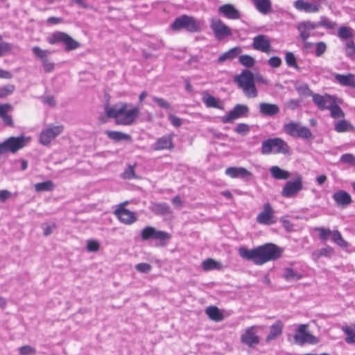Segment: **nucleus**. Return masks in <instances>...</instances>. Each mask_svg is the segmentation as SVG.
<instances>
[{
  "label": "nucleus",
  "mask_w": 355,
  "mask_h": 355,
  "mask_svg": "<svg viewBox=\"0 0 355 355\" xmlns=\"http://www.w3.org/2000/svg\"><path fill=\"white\" fill-rule=\"evenodd\" d=\"M283 250L274 243H266L257 248L249 250L241 247L238 253L246 261H252L255 265L261 266L271 261H275L281 257Z\"/></svg>",
  "instance_id": "f257e3e1"
},
{
  "label": "nucleus",
  "mask_w": 355,
  "mask_h": 355,
  "mask_svg": "<svg viewBox=\"0 0 355 355\" xmlns=\"http://www.w3.org/2000/svg\"><path fill=\"white\" fill-rule=\"evenodd\" d=\"M128 104L119 102L112 107L108 104L105 106V112L107 118L115 119L116 124L129 125L133 123L139 113V108L135 107L127 110Z\"/></svg>",
  "instance_id": "f03ea898"
},
{
  "label": "nucleus",
  "mask_w": 355,
  "mask_h": 355,
  "mask_svg": "<svg viewBox=\"0 0 355 355\" xmlns=\"http://www.w3.org/2000/svg\"><path fill=\"white\" fill-rule=\"evenodd\" d=\"M234 82L237 83L238 87L242 89L246 97L250 98L257 96L258 92L255 86L254 77L251 71L243 70L241 74L234 77Z\"/></svg>",
  "instance_id": "7ed1b4c3"
},
{
  "label": "nucleus",
  "mask_w": 355,
  "mask_h": 355,
  "mask_svg": "<svg viewBox=\"0 0 355 355\" xmlns=\"http://www.w3.org/2000/svg\"><path fill=\"white\" fill-rule=\"evenodd\" d=\"M261 152L263 155H288L289 146L288 144L281 138H270L262 141Z\"/></svg>",
  "instance_id": "20e7f679"
},
{
  "label": "nucleus",
  "mask_w": 355,
  "mask_h": 355,
  "mask_svg": "<svg viewBox=\"0 0 355 355\" xmlns=\"http://www.w3.org/2000/svg\"><path fill=\"white\" fill-rule=\"evenodd\" d=\"M171 28L175 31L184 29L188 32L195 33L200 31L201 24L195 17L182 15L174 20L171 24Z\"/></svg>",
  "instance_id": "39448f33"
},
{
  "label": "nucleus",
  "mask_w": 355,
  "mask_h": 355,
  "mask_svg": "<svg viewBox=\"0 0 355 355\" xmlns=\"http://www.w3.org/2000/svg\"><path fill=\"white\" fill-rule=\"evenodd\" d=\"M141 237L144 241L157 240L159 241V245L164 246L171 239V235L166 232L157 230L151 226H146L141 230Z\"/></svg>",
  "instance_id": "423d86ee"
},
{
  "label": "nucleus",
  "mask_w": 355,
  "mask_h": 355,
  "mask_svg": "<svg viewBox=\"0 0 355 355\" xmlns=\"http://www.w3.org/2000/svg\"><path fill=\"white\" fill-rule=\"evenodd\" d=\"M308 327L309 324H301L295 330L293 338L297 345L303 346L306 343L315 345L319 343L318 338L308 331Z\"/></svg>",
  "instance_id": "0eeeda50"
},
{
  "label": "nucleus",
  "mask_w": 355,
  "mask_h": 355,
  "mask_svg": "<svg viewBox=\"0 0 355 355\" xmlns=\"http://www.w3.org/2000/svg\"><path fill=\"white\" fill-rule=\"evenodd\" d=\"M321 25L320 22H311L310 21H303L298 24L297 30L300 32V37L304 42L303 50L308 52L314 45L313 43L307 42V39L311 37L309 31H313L316 28H319Z\"/></svg>",
  "instance_id": "6e6552de"
},
{
  "label": "nucleus",
  "mask_w": 355,
  "mask_h": 355,
  "mask_svg": "<svg viewBox=\"0 0 355 355\" xmlns=\"http://www.w3.org/2000/svg\"><path fill=\"white\" fill-rule=\"evenodd\" d=\"M26 139L23 135L8 138L0 144V155L8 152L16 153L26 146Z\"/></svg>",
  "instance_id": "1a4fd4ad"
},
{
  "label": "nucleus",
  "mask_w": 355,
  "mask_h": 355,
  "mask_svg": "<svg viewBox=\"0 0 355 355\" xmlns=\"http://www.w3.org/2000/svg\"><path fill=\"white\" fill-rule=\"evenodd\" d=\"M48 42L51 44L63 43L65 44V49L67 51L74 50L80 46V44L74 40L68 34L64 32H55L48 38Z\"/></svg>",
  "instance_id": "9d476101"
},
{
  "label": "nucleus",
  "mask_w": 355,
  "mask_h": 355,
  "mask_svg": "<svg viewBox=\"0 0 355 355\" xmlns=\"http://www.w3.org/2000/svg\"><path fill=\"white\" fill-rule=\"evenodd\" d=\"M249 114L250 108L247 105L236 104L226 115L221 117V121L223 123H232L238 119L248 117Z\"/></svg>",
  "instance_id": "9b49d317"
},
{
  "label": "nucleus",
  "mask_w": 355,
  "mask_h": 355,
  "mask_svg": "<svg viewBox=\"0 0 355 355\" xmlns=\"http://www.w3.org/2000/svg\"><path fill=\"white\" fill-rule=\"evenodd\" d=\"M210 28L215 38L218 41L223 40L232 35L231 28L220 19H211Z\"/></svg>",
  "instance_id": "f8f14e48"
},
{
  "label": "nucleus",
  "mask_w": 355,
  "mask_h": 355,
  "mask_svg": "<svg viewBox=\"0 0 355 355\" xmlns=\"http://www.w3.org/2000/svg\"><path fill=\"white\" fill-rule=\"evenodd\" d=\"M284 130L288 135L293 137H300L302 139H310L313 137L311 130L300 124L291 121L284 125Z\"/></svg>",
  "instance_id": "ddd939ff"
},
{
  "label": "nucleus",
  "mask_w": 355,
  "mask_h": 355,
  "mask_svg": "<svg viewBox=\"0 0 355 355\" xmlns=\"http://www.w3.org/2000/svg\"><path fill=\"white\" fill-rule=\"evenodd\" d=\"M64 126L62 125H49L45 129L42 130L40 135V143L44 146H47L53 139L62 134Z\"/></svg>",
  "instance_id": "4468645a"
},
{
  "label": "nucleus",
  "mask_w": 355,
  "mask_h": 355,
  "mask_svg": "<svg viewBox=\"0 0 355 355\" xmlns=\"http://www.w3.org/2000/svg\"><path fill=\"white\" fill-rule=\"evenodd\" d=\"M303 189L302 178L298 175L293 180L288 181L283 187L281 195L287 198L295 197Z\"/></svg>",
  "instance_id": "2eb2a0df"
},
{
  "label": "nucleus",
  "mask_w": 355,
  "mask_h": 355,
  "mask_svg": "<svg viewBox=\"0 0 355 355\" xmlns=\"http://www.w3.org/2000/svg\"><path fill=\"white\" fill-rule=\"evenodd\" d=\"M275 211L269 202L263 205V210L257 215L256 220L259 224L270 225L276 223Z\"/></svg>",
  "instance_id": "dca6fc26"
},
{
  "label": "nucleus",
  "mask_w": 355,
  "mask_h": 355,
  "mask_svg": "<svg viewBox=\"0 0 355 355\" xmlns=\"http://www.w3.org/2000/svg\"><path fill=\"white\" fill-rule=\"evenodd\" d=\"M257 328L255 325L248 327L241 336V342L250 348H254L259 345L260 338L255 331Z\"/></svg>",
  "instance_id": "f3484780"
},
{
  "label": "nucleus",
  "mask_w": 355,
  "mask_h": 355,
  "mask_svg": "<svg viewBox=\"0 0 355 355\" xmlns=\"http://www.w3.org/2000/svg\"><path fill=\"white\" fill-rule=\"evenodd\" d=\"M225 174L231 178H241V180L248 182L253 175L244 167L230 166L225 169Z\"/></svg>",
  "instance_id": "a211bd4d"
},
{
  "label": "nucleus",
  "mask_w": 355,
  "mask_h": 355,
  "mask_svg": "<svg viewBox=\"0 0 355 355\" xmlns=\"http://www.w3.org/2000/svg\"><path fill=\"white\" fill-rule=\"evenodd\" d=\"M114 214L122 223L125 225H131L137 220L135 213L125 209L123 205H119L114 211Z\"/></svg>",
  "instance_id": "6ab92c4d"
},
{
  "label": "nucleus",
  "mask_w": 355,
  "mask_h": 355,
  "mask_svg": "<svg viewBox=\"0 0 355 355\" xmlns=\"http://www.w3.org/2000/svg\"><path fill=\"white\" fill-rule=\"evenodd\" d=\"M313 101L321 110H329L330 116L333 117V98L330 95L322 96L318 94L313 95Z\"/></svg>",
  "instance_id": "aec40b11"
},
{
  "label": "nucleus",
  "mask_w": 355,
  "mask_h": 355,
  "mask_svg": "<svg viewBox=\"0 0 355 355\" xmlns=\"http://www.w3.org/2000/svg\"><path fill=\"white\" fill-rule=\"evenodd\" d=\"M254 49L263 53H269L271 50V44L268 37L265 35H258L253 38L252 44Z\"/></svg>",
  "instance_id": "412c9836"
},
{
  "label": "nucleus",
  "mask_w": 355,
  "mask_h": 355,
  "mask_svg": "<svg viewBox=\"0 0 355 355\" xmlns=\"http://www.w3.org/2000/svg\"><path fill=\"white\" fill-rule=\"evenodd\" d=\"M294 7L296 10L306 13H315L320 10V6L318 3L309 2L304 0H296L294 2Z\"/></svg>",
  "instance_id": "4be33fe9"
},
{
  "label": "nucleus",
  "mask_w": 355,
  "mask_h": 355,
  "mask_svg": "<svg viewBox=\"0 0 355 355\" xmlns=\"http://www.w3.org/2000/svg\"><path fill=\"white\" fill-rule=\"evenodd\" d=\"M218 12L229 19H239L241 15L234 5L225 3L218 8Z\"/></svg>",
  "instance_id": "5701e85b"
},
{
  "label": "nucleus",
  "mask_w": 355,
  "mask_h": 355,
  "mask_svg": "<svg viewBox=\"0 0 355 355\" xmlns=\"http://www.w3.org/2000/svg\"><path fill=\"white\" fill-rule=\"evenodd\" d=\"M173 139L170 135H164L159 138L153 145L154 150H171L173 148Z\"/></svg>",
  "instance_id": "b1692460"
},
{
  "label": "nucleus",
  "mask_w": 355,
  "mask_h": 355,
  "mask_svg": "<svg viewBox=\"0 0 355 355\" xmlns=\"http://www.w3.org/2000/svg\"><path fill=\"white\" fill-rule=\"evenodd\" d=\"M334 201L338 207L346 208L352 202V199L347 191L339 190L334 193Z\"/></svg>",
  "instance_id": "393cba45"
},
{
  "label": "nucleus",
  "mask_w": 355,
  "mask_h": 355,
  "mask_svg": "<svg viewBox=\"0 0 355 355\" xmlns=\"http://www.w3.org/2000/svg\"><path fill=\"white\" fill-rule=\"evenodd\" d=\"M259 113L265 116H274L280 110L277 105L269 103H261L259 105Z\"/></svg>",
  "instance_id": "a878e982"
},
{
  "label": "nucleus",
  "mask_w": 355,
  "mask_h": 355,
  "mask_svg": "<svg viewBox=\"0 0 355 355\" xmlns=\"http://www.w3.org/2000/svg\"><path fill=\"white\" fill-rule=\"evenodd\" d=\"M284 324L281 320H277L270 327V331L266 338V343H269L282 334Z\"/></svg>",
  "instance_id": "bb28decb"
},
{
  "label": "nucleus",
  "mask_w": 355,
  "mask_h": 355,
  "mask_svg": "<svg viewBox=\"0 0 355 355\" xmlns=\"http://www.w3.org/2000/svg\"><path fill=\"white\" fill-rule=\"evenodd\" d=\"M202 101L207 107H214L220 110L224 109V107L220 102V100L210 95L207 92H204L202 93Z\"/></svg>",
  "instance_id": "cd10ccee"
},
{
  "label": "nucleus",
  "mask_w": 355,
  "mask_h": 355,
  "mask_svg": "<svg viewBox=\"0 0 355 355\" xmlns=\"http://www.w3.org/2000/svg\"><path fill=\"white\" fill-rule=\"evenodd\" d=\"M252 3L257 11L263 15L272 10L271 0H252Z\"/></svg>",
  "instance_id": "c85d7f7f"
},
{
  "label": "nucleus",
  "mask_w": 355,
  "mask_h": 355,
  "mask_svg": "<svg viewBox=\"0 0 355 355\" xmlns=\"http://www.w3.org/2000/svg\"><path fill=\"white\" fill-rule=\"evenodd\" d=\"M336 80L343 86L355 88V77L352 73L334 74Z\"/></svg>",
  "instance_id": "c756f323"
},
{
  "label": "nucleus",
  "mask_w": 355,
  "mask_h": 355,
  "mask_svg": "<svg viewBox=\"0 0 355 355\" xmlns=\"http://www.w3.org/2000/svg\"><path fill=\"white\" fill-rule=\"evenodd\" d=\"M334 130L338 132H354L355 127L349 121L343 119L334 123Z\"/></svg>",
  "instance_id": "7c9ffc66"
},
{
  "label": "nucleus",
  "mask_w": 355,
  "mask_h": 355,
  "mask_svg": "<svg viewBox=\"0 0 355 355\" xmlns=\"http://www.w3.org/2000/svg\"><path fill=\"white\" fill-rule=\"evenodd\" d=\"M150 209L156 215L164 216L171 214V207L166 202L153 203Z\"/></svg>",
  "instance_id": "2f4dec72"
},
{
  "label": "nucleus",
  "mask_w": 355,
  "mask_h": 355,
  "mask_svg": "<svg viewBox=\"0 0 355 355\" xmlns=\"http://www.w3.org/2000/svg\"><path fill=\"white\" fill-rule=\"evenodd\" d=\"M241 52L242 49L241 46L233 47L220 55L218 58V62L222 63L225 60L234 59L241 53Z\"/></svg>",
  "instance_id": "473e14b6"
},
{
  "label": "nucleus",
  "mask_w": 355,
  "mask_h": 355,
  "mask_svg": "<svg viewBox=\"0 0 355 355\" xmlns=\"http://www.w3.org/2000/svg\"><path fill=\"white\" fill-rule=\"evenodd\" d=\"M271 176L276 180H287L290 177V173L282 169L278 166H272L270 168Z\"/></svg>",
  "instance_id": "72a5a7b5"
},
{
  "label": "nucleus",
  "mask_w": 355,
  "mask_h": 355,
  "mask_svg": "<svg viewBox=\"0 0 355 355\" xmlns=\"http://www.w3.org/2000/svg\"><path fill=\"white\" fill-rule=\"evenodd\" d=\"M205 313L211 320L215 322H220L224 318L222 312L215 306H208L205 310Z\"/></svg>",
  "instance_id": "f704fd0d"
},
{
  "label": "nucleus",
  "mask_w": 355,
  "mask_h": 355,
  "mask_svg": "<svg viewBox=\"0 0 355 355\" xmlns=\"http://www.w3.org/2000/svg\"><path fill=\"white\" fill-rule=\"evenodd\" d=\"M105 134L109 139L116 142L122 140L130 141L131 139L130 135L119 131L106 130Z\"/></svg>",
  "instance_id": "c9c22d12"
},
{
  "label": "nucleus",
  "mask_w": 355,
  "mask_h": 355,
  "mask_svg": "<svg viewBox=\"0 0 355 355\" xmlns=\"http://www.w3.org/2000/svg\"><path fill=\"white\" fill-rule=\"evenodd\" d=\"M337 35L342 41L352 40L354 36V30L349 26H340L338 29Z\"/></svg>",
  "instance_id": "e433bc0d"
},
{
  "label": "nucleus",
  "mask_w": 355,
  "mask_h": 355,
  "mask_svg": "<svg viewBox=\"0 0 355 355\" xmlns=\"http://www.w3.org/2000/svg\"><path fill=\"white\" fill-rule=\"evenodd\" d=\"M282 276L287 282H296L302 277L300 272L295 271L291 268H285L283 270Z\"/></svg>",
  "instance_id": "4c0bfd02"
},
{
  "label": "nucleus",
  "mask_w": 355,
  "mask_h": 355,
  "mask_svg": "<svg viewBox=\"0 0 355 355\" xmlns=\"http://www.w3.org/2000/svg\"><path fill=\"white\" fill-rule=\"evenodd\" d=\"M55 188L54 184L51 180L39 182L35 184V189L37 192L51 191Z\"/></svg>",
  "instance_id": "58836bf2"
},
{
  "label": "nucleus",
  "mask_w": 355,
  "mask_h": 355,
  "mask_svg": "<svg viewBox=\"0 0 355 355\" xmlns=\"http://www.w3.org/2000/svg\"><path fill=\"white\" fill-rule=\"evenodd\" d=\"M334 243L345 251L348 252L349 243L342 237L340 232L338 230H334Z\"/></svg>",
  "instance_id": "ea45409f"
},
{
  "label": "nucleus",
  "mask_w": 355,
  "mask_h": 355,
  "mask_svg": "<svg viewBox=\"0 0 355 355\" xmlns=\"http://www.w3.org/2000/svg\"><path fill=\"white\" fill-rule=\"evenodd\" d=\"M220 262L211 258L207 259L202 262V268L205 271L220 268Z\"/></svg>",
  "instance_id": "a19ab883"
},
{
  "label": "nucleus",
  "mask_w": 355,
  "mask_h": 355,
  "mask_svg": "<svg viewBox=\"0 0 355 355\" xmlns=\"http://www.w3.org/2000/svg\"><path fill=\"white\" fill-rule=\"evenodd\" d=\"M342 329L346 334L345 341L348 344H355V331L348 326H343Z\"/></svg>",
  "instance_id": "79ce46f5"
},
{
  "label": "nucleus",
  "mask_w": 355,
  "mask_h": 355,
  "mask_svg": "<svg viewBox=\"0 0 355 355\" xmlns=\"http://www.w3.org/2000/svg\"><path fill=\"white\" fill-rule=\"evenodd\" d=\"M345 55L350 58H355V44L349 40L345 42L344 47Z\"/></svg>",
  "instance_id": "37998d69"
},
{
  "label": "nucleus",
  "mask_w": 355,
  "mask_h": 355,
  "mask_svg": "<svg viewBox=\"0 0 355 355\" xmlns=\"http://www.w3.org/2000/svg\"><path fill=\"white\" fill-rule=\"evenodd\" d=\"M32 51L34 55L40 58L42 62L44 60H46L49 55L51 54V51L49 50H43L40 49L39 46H34L32 49Z\"/></svg>",
  "instance_id": "c03bdc74"
},
{
  "label": "nucleus",
  "mask_w": 355,
  "mask_h": 355,
  "mask_svg": "<svg viewBox=\"0 0 355 355\" xmlns=\"http://www.w3.org/2000/svg\"><path fill=\"white\" fill-rule=\"evenodd\" d=\"M285 61L288 67H293L297 70L300 69L297 64V60L295 55L292 52H286L285 55Z\"/></svg>",
  "instance_id": "a18cd8bd"
},
{
  "label": "nucleus",
  "mask_w": 355,
  "mask_h": 355,
  "mask_svg": "<svg viewBox=\"0 0 355 355\" xmlns=\"http://www.w3.org/2000/svg\"><path fill=\"white\" fill-rule=\"evenodd\" d=\"M239 62L244 67H252L254 63V59L249 55H242L239 58Z\"/></svg>",
  "instance_id": "49530a36"
},
{
  "label": "nucleus",
  "mask_w": 355,
  "mask_h": 355,
  "mask_svg": "<svg viewBox=\"0 0 355 355\" xmlns=\"http://www.w3.org/2000/svg\"><path fill=\"white\" fill-rule=\"evenodd\" d=\"M15 90V86L12 84H8L0 87V98H6L12 94Z\"/></svg>",
  "instance_id": "de8ad7c7"
},
{
  "label": "nucleus",
  "mask_w": 355,
  "mask_h": 355,
  "mask_svg": "<svg viewBox=\"0 0 355 355\" xmlns=\"http://www.w3.org/2000/svg\"><path fill=\"white\" fill-rule=\"evenodd\" d=\"M13 45L10 43L3 42L0 35V57L5 55L12 49Z\"/></svg>",
  "instance_id": "09e8293b"
},
{
  "label": "nucleus",
  "mask_w": 355,
  "mask_h": 355,
  "mask_svg": "<svg viewBox=\"0 0 355 355\" xmlns=\"http://www.w3.org/2000/svg\"><path fill=\"white\" fill-rule=\"evenodd\" d=\"M297 91L300 95L303 96L304 97L312 96L314 95V93L310 89L306 84H302L297 87Z\"/></svg>",
  "instance_id": "8fccbe9b"
},
{
  "label": "nucleus",
  "mask_w": 355,
  "mask_h": 355,
  "mask_svg": "<svg viewBox=\"0 0 355 355\" xmlns=\"http://www.w3.org/2000/svg\"><path fill=\"white\" fill-rule=\"evenodd\" d=\"M340 161L343 164H348L349 166H355V157L350 153H346L340 157Z\"/></svg>",
  "instance_id": "3c124183"
},
{
  "label": "nucleus",
  "mask_w": 355,
  "mask_h": 355,
  "mask_svg": "<svg viewBox=\"0 0 355 355\" xmlns=\"http://www.w3.org/2000/svg\"><path fill=\"white\" fill-rule=\"evenodd\" d=\"M332 254V249L331 247L327 246L323 248H321L317 252H314L313 255L319 258L320 257H330Z\"/></svg>",
  "instance_id": "603ef678"
},
{
  "label": "nucleus",
  "mask_w": 355,
  "mask_h": 355,
  "mask_svg": "<svg viewBox=\"0 0 355 355\" xmlns=\"http://www.w3.org/2000/svg\"><path fill=\"white\" fill-rule=\"evenodd\" d=\"M234 131L238 134L246 135L250 131V125L246 123H240L236 125Z\"/></svg>",
  "instance_id": "864d4df0"
},
{
  "label": "nucleus",
  "mask_w": 355,
  "mask_h": 355,
  "mask_svg": "<svg viewBox=\"0 0 355 355\" xmlns=\"http://www.w3.org/2000/svg\"><path fill=\"white\" fill-rule=\"evenodd\" d=\"M315 230L318 232L319 237L323 242L326 241L331 234L330 230H327L323 227H316Z\"/></svg>",
  "instance_id": "5fc2aeb1"
},
{
  "label": "nucleus",
  "mask_w": 355,
  "mask_h": 355,
  "mask_svg": "<svg viewBox=\"0 0 355 355\" xmlns=\"http://www.w3.org/2000/svg\"><path fill=\"white\" fill-rule=\"evenodd\" d=\"M152 99L154 102H155L160 107L165 109L166 110H171V106L170 103H168L164 98H159L157 96H153Z\"/></svg>",
  "instance_id": "6e6d98bb"
},
{
  "label": "nucleus",
  "mask_w": 355,
  "mask_h": 355,
  "mask_svg": "<svg viewBox=\"0 0 355 355\" xmlns=\"http://www.w3.org/2000/svg\"><path fill=\"white\" fill-rule=\"evenodd\" d=\"M135 268L140 272L148 273L151 270L152 266L147 263H139L135 266Z\"/></svg>",
  "instance_id": "4d7b16f0"
},
{
  "label": "nucleus",
  "mask_w": 355,
  "mask_h": 355,
  "mask_svg": "<svg viewBox=\"0 0 355 355\" xmlns=\"http://www.w3.org/2000/svg\"><path fill=\"white\" fill-rule=\"evenodd\" d=\"M135 166V164L134 166L129 165L127 168L124 171L123 173V178L124 179L131 180L135 178H136V175L135 174L134 168Z\"/></svg>",
  "instance_id": "13d9d810"
},
{
  "label": "nucleus",
  "mask_w": 355,
  "mask_h": 355,
  "mask_svg": "<svg viewBox=\"0 0 355 355\" xmlns=\"http://www.w3.org/2000/svg\"><path fill=\"white\" fill-rule=\"evenodd\" d=\"M42 228L43 230V233L44 236H49L53 233V230L56 228V225L55 223H52L51 224L44 223L42 225Z\"/></svg>",
  "instance_id": "bf43d9fd"
},
{
  "label": "nucleus",
  "mask_w": 355,
  "mask_h": 355,
  "mask_svg": "<svg viewBox=\"0 0 355 355\" xmlns=\"http://www.w3.org/2000/svg\"><path fill=\"white\" fill-rule=\"evenodd\" d=\"M279 220L282 223L283 227L285 229L286 232H290L293 230V224L291 223V221L286 219V217H281Z\"/></svg>",
  "instance_id": "052dcab7"
},
{
  "label": "nucleus",
  "mask_w": 355,
  "mask_h": 355,
  "mask_svg": "<svg viewBox=\"0 0 355 355\" xmlns=\"http://www.w3.org/2000/svg\"><path fill=\"white\" fill-rule=\"evenodd\" d=\"M21 355H35V349L30 345H24L19 348Z\"/></svg>",
  "instance_id": "680f3d73"
},
{
  "label": "nucleus",
  "mask_w": 355,
  "mask_h": 355,
  "mask_svg": "<svg viewBox=\"0 0 355 355\" xmlns=\"http://www.w3.org/2000/svg\"><path fill=\"white\" fill-rule=\"evenodd\" d=\"M168 120L170 121L171 123L176 128H178L182 125V119L173 114H170L168 115Z\"/></svg>",
  "instance_id": "e2e57ef3"
},
{
  "label": "nucleus",
  "mask_w": 355,
  "mask_h": 355,
  "mask_svg": "<svg viewBox=\"0 0 355 355\" xmlns=\"http://www.w3.org/2000/svg\"><path fill=\"white\" fill-rule=\"evenodd\" d=\"M42 66L44 67V70L46 73H50L53 71L55 64L53 62H51L49 58L46 60H44L42 62Z\"/></svg>",
  "instance_id": "0e129e2a"
},
{
  "label": "nucleus",
  "mask_w": 355,
  "mask_h": 355,
  "mask_svg": "<svg viewBox=\"0 0 355 355\" xmlns=\"http://www.w3.org/2000/svg\"><path fill=\"white\" fill-rule=\"evenodd\" d=\"M268 64L273 68L279 67L282 64V60L278 56H272L268 60Z\"/></svg>",
  "instance_id": "69168bd1"
},
{
  "label": "nucleus",
  "mask_w": 355,
  "mask_h": 355,
  "mask_svg": "<svg viewBox=\"0 0 355 355\" xmlns=\"http://www.w3.org/2000/svg\"><path fill=\"white\" fill-rule=\"evenodd\" d=\"M326 50V44L322 42H318L315 46V54L316 56H320Z\"/></svg>",
  "instance_id": "338daca9"
},
{
  "label": "nucleus",
  "mask_w": 355,
  "mask_h": 355,
  "mask_svg": "<svg viewBox=\"0 0 355 355\" xmlns=\"http://www.w3.org/2000/svg\"><path fill=\"white\" fill-rule=\"evenodd\" d=\"M87 249L89 252H96L99 249V244L95 241H88Z\"/></svg>",
  "instance_id": "774afa93"
}]
</instances>
